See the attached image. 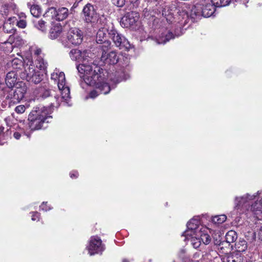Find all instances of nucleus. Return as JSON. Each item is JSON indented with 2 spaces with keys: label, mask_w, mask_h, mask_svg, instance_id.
I'll use <instances>...</instances> for the list:
<instances>
[{
  "label": "nucleus",
  "mask_w": 262,
  "mask_h": 262,
  "mask_svg": "<svg viewBox=\"0 0 262 262\" xmlns=\"http://www.w3.org/2000/svg\"><path fill=\"white\" fill-rule=\"evenodd\" d=\"M78 176V172L77 171H73L70 173L71 178H77Z\"/></svg>",
  "instance_id": "nucleus-47"
},
{
  "label": "nucleus",
  "mask_w": 262,
  "mask_h": 262,
  "mask_svg": "<svg viewBox=\"0 0 262 262\" xmlns=\"http://www.w3.org/2000/svg\"><path fill=\"white\" fill-rule=\"evenodd\" d=\"M104 250L101 239L97 236H92L90 239L88 251L90 255L101 253Z\"/></svg>",
  "instance_id": "nucleus-8"
},
{
  "label": "nucleus",
  "mask_w": 262,
  "mask_h": 262,
  "mask_svg": "<svg viewBox=\"0 0 262 262\" xmlns=\"http://www.w3.org/2000/svg\"><path fill=\"white\" fill-rule=\"evenodd\" d=\"M3 30L4 32L7 33L14 34L16 31V30L13 28L11 27L10 23L7 22L4 24Z\"/></svg>",
  "instance_id": "nucleus-36"
},
{
  "label": "nucleus",
  "mask_w": 262,
  "mask_h": 262,
  "mask_svg": "<svg viewBox=\"0 0 262 262\" xmlns=\"http://www.w3.org/2000/svg\"><path fill=\"white\" fill-rule=\"evenodd\" d=\"M4 129H5L4 127H3V126L0 127V137H1V138L2 136H4L3 133H4Z\"/></svg>",
  "instance_id": "nucleus-52"
},
{
  "label": "nucleus",
  "mask_w": 262,
  "mask_h": 262,
  "mask_svg": "<svg viewBox=\"0 0 262 262\" xmlns=\"http://www.w3.org/2000/svg\"><path fill=\"white\" fill-rule=\"evenodd\" d=\"M28 6L30 7V11L31 14L35 17H39L41 14L40 9L37 5H32L31 6L29 3L28 4Z\"/></svg>",
  "instance_id": "nucleus-30"
},
{
  "label": "nucleus",
  "mask_w": 262,
  "mask_h": 262,
  "mask_svg": "<svg viewBox=\"0 0 262 262\" xmlns=\"http://www.w3.org/2000/svg\"><path fill=\"white\" fill-rule=\"evenodd\" d=\"M50 100V105L49 106H46L48 110L51 109L53 111L54 107H58L60 105V102L62 101L60 97L58 95H51L49 98Z\"/></svg>",
  "instance_id": "nucleus-22"
},
{
  "label": "nucleus",
  "mask_w": 262,
  "mask_h": 262,
  "mask_svg": "<svg viewBox=\"0 0 262 262\" xmlns=\"http://www.w3.org/2000/svg\"><path fill=\"white\" fill-rule=\"evenodd\" d=\"M237 238L236 232L233 230L229 231L226 234L225 245L229 246L230 243H233L236 241Z\"/></svg>",
  "instance_id": "nucleus-25"
},
{
  "label": "nucleus",
  "mask_w": 262,
  "mask_h": 262,
  "mask_svg": "<svg viewBox=\"0 0 262 262\" xmlns=\"http://www.w3.org/2000/svg\"><path fill=\"white\" fill-rule=\"evenodd\" d=\"M139 18L138 13L130 12L123 16L121 19V25L124 28H134Z\"/></svg>",
  "instance_id": "nucleus-9"
},
{
  "label": "nucleus",
  "mask_w": 262,
  "mask_h": 262,
  "mask_svg": "<svg viewBox=\"0 0 262 262\" xmlns=\"http://www.w3.org/2000/svg\"><path fill=\"white\" fill-rule=\"evenodd\" d=\"M33 26L37 30L41 31L42 32H46L47 26L46 22L42 19H37V18L34 19L32 20Z\"/></svg>",
  "instance_id": "nucleus-24"
},
{
  "label": "nucleus",
  "mask_w": 262,
  "mask_h": 262,
  "mask_svg": "<svg viewBox=\"0 0 262 262\" xmlns=\"http://www.w3.org/2000/svg\"><path fill=\"white\" fill-rule=\"evenodd\" d=\"M81 17L85 23H95L98 19V15L95 7L90 3L86 4L82 9Z\"/></svg>",
  "instance_id": "nucleus-7"
},
{
  "label": "nucleus",
  "mask_w": 262,
  "mask_h": 262,
  "mask_svg": "<svg viewBox=\"0 0 262 262\" xmlns=\"http://www.w3.org/2000/svg\"><path fill=\"white\" fill-rule=\"evenodd\" d=\"M182 252H184V250H182Z\"/></svg>",
  "instance_id": "nucleus-55"
},
{
  "label": "nucleus",
  "mask_w": 262,
  "mask_h": 262,
  "mask_svg": "<svg viewBox=\"0 0 262 262\" xmlns=\"http://www.w3.org/2000/svg\"><path fill=\"white\" fill-rule=\"evenodd\" d=\"M112 4L118 7H122L125 4V0H111Z\"/></svg>",
  "instance_id": "nucleus-39"
},
{
  "label": "nucleus",
  "mask_w": 262,
  "mask_h": 262,
  "mask_svg": "<svg viewBox=\"0 0 262 262\" xmlns=\"http://www.w3.org/2000/svg\"><path fill=\"white\" fill-rule=\"evenodd\" d=\"M17 26L20 28H25L26 27V21L25 20H20L17 22Z\"/></svg>",
  "instance_id": "nucleus-44"
},
{
  "label": "nucleus",
  "mask_w": 262,
  "mask_h": 262,
  "mask_svg": "<svg viewBox=\"0 0 262 262\" xmlns=\"http://www.w3.org/2000/svg\"><path fill=\"white\" fill-rule=\"evenodd\" d=\"M227 219V217L224 214L215 216L212 219V221L215 224H222L224 223Z\"/></svg>",
  "instance_id": "nucleus-37"
},
{
  "label": "nucleus",
  "mask_w": 262,
  "mask_h": 262,
  "mask_svg": "<svg viewBox=\"0 0 262 262\" xmlns=\"http://www.w3.org/2000/svg\"><path fill=\"white\" fill-rule=\"evenodd\" d=\"M251 211L254 216L259 220L262 219V198L259 201L255 202L251 206Z\"/></svg>",
  "instance_id": "nucleus-17"
},
{
  "label": "nucleus",
  "mask_w": 262,
  "mask_h": 262,
  "mask_svg": "<svg viewBox=\"0 0 262 262\" xmlns=\"http://www.w3.org/2000/svg\"><path fill=\"white\" fill-rule=\"evenodd\" d=\"M104 20H105V23L103 25V27L100 29L96 34V41L98 44L108 40L107 38L106 34L107 30L105 28L106 26V20H108L106 19V18H104Z\"/></svg>",
  "instance_id": "nucleus-18"
},
{
  "label": "nucleus",
  "mask_w": 262,
  "mask_h": 262,
  "mask_svg": "<svg viewBox=\"0 0 262 262\" xmlns=\"http://www.w3.org/2000/svg\"><path fill=\"white\" fill-rule=\"evenodd\" d=\"M129 77L128 73L126 72L124 68H121L118 71H116L112 75L110 76V80L115 83H118L122 80H126Z\"/></svg>",
  "instance_id": "nucleus-12"
},
{
  "label": "nucleus",
  "mask_w": 262,
  "mask_h": 262,
  "mask_svg": "<svg viewBox=\"0 0 262 262\" xmlns=\"http://www.w3.org/2000/svg\"><path fill=\"white\" fill-rule=\"evenodd\" d=\"M41 53V50L40 49H36L35 51H34V54L37 55V57H38V56H41L40 55Z\"/></svg>",
  "instance_id": "nucleus-48"
},
{
  "label": "nucleus",
  "mask_w": 262,
  "mask_h": 262,
  "mask_svg": "<svg viewBox=\"0 0 262 262\" xmlns=\"http://www.w3.org/2000/svg\"><path fill=\"white\" fill-rule=\"evenodd\" d=\"M99 95L97 90H94L91 92L90 93V97L92 98L96 97Z\"/></svg>",
  "instance_id": "nucleus-46"
},
{
  "label": "nucleus",
  "mask_w": 262,
  "mask_h": 262,
  "mask_svg": "<svg viewBox=\"0 0 262 262\" xmlns=\"http://www.w3.org/2000/svg\"><path fill=\"white\" fill-rule=\"evenodd\" d=\"M100 45L99 46L98 48H100L102 52V54H103V53L107 54V52L108 51V50L111 48V42L110 40H107L104 42H103L102 43H100Z\"/></svg>",
  "instance_id": "nucleus-33"
},
{
  "label": "nucleus",
  "mask_w": 262,
  "mask_h": 262,
  "mask_svg": "<svg viewBox=\"0 0 262 262\" xmlns=\"http://www.w3.org/2000/svg\"><path fill=\"white\" fill-rule=\"evenodd\" d=\"M62 28L61 25H55L50 30L49 37L52 39L57 38L61 33Z\"/></svg>",
  "instance_id": "nucleus-23"
},
{
  "label": "nucleus",
  "mask_w": 262,
  "mask_h": 262,
  "mask_svg": "<svg viewBox=\"0 0 262 262\" xmlns=\"http://www.w3.org/2000/svg\"><path fill=\"white\" fill-rule=\"evenodd\" d=\"M105 28L109 38L112 40L116 47L126 51L129 50L132 48L131 45L128 40L124 35L118 32L111 21L106 20Z\"/></svg>",
  "instance_id": "nucleus-4"
},
{
  "label": "nucleus",
  "mask_w": 262,
  "mask_h": 262,
  "mask_svg": "<svg viewBox=\"0 0 262 262\" xmlns=\"http://www.w3.org/2000/svg\"><path fill=\"white\" fill-rule=\"evenodd\" d=\"M83 38V32L79 28L74 27L69 29L67 33V37L62 39V43L67 48L71 46H77L81 43Z\"/></svg>",
  "instance_id": "nucleus-5"
},
{
  "label": "nucleus",
  "mask_w": 262,
  "mask_h": 262,
  "mask_svg": "<svg viewBox=\"0 0 262 262\" xmlns=\"http://www.w3.org/2000/svg\"><path fill=\"white\" fill-rule=\"evenodd\" d=\"M56 20L62 21L68 17L69 11L66 7H60L56 9Z\"/></svg>",
  "instance_id": "nucleus-21"
},
{
  "label": "nucleus",
  "mask_w": 262,
  "mask_h": 262,
  "mask_svg": "<svg viewBox=\"0 0 262 262\" xmlns=\"http://www.w3.org/2000/svg\"><path fill=\"white\" fill-rule=\"evenodd\" d=\"M228 262H237V261L233 256H229L228 257Z\"/></svg>",
  "instance_id": "nucleus-51"
},
{
  "label": "nucleus",
  "mask_w": 262,
  "mask_h": 262,
  "mask_svg": "<svg viewBox=\"0 0 262 262\" xmlns=\"http://www.w3.org/2000/svg\"><path fill=\"white\" fill-rule=\"evenodd\" d=\"M13 137L17 140H18L20 139L21 137V134L18 132H15L13 134Z\"/></svg>",
  "instance_id": "nucleus-50"
},
{
  "label": "nucleus",
  "mask_w": 262,
  "mask_h": 262,
  "mask_svg": "<svg viewBox=\"0 0 262 262\" xmlns=\"http://www.w3.org/2000/svg\"><path fill=\"white\" fill-rule=\"evenodd\" d=\"M122 262H129L128 260L127 259H123Z\"/></svg>",
  "instance_id": "nucleus-54"
},
{
  "label": "nucleus",
  "mask_w": 262,
  "mask_h": 262,
  "mask_svg": "<svg viewBox=\"0 0 262 262\" xmlns=\"http://www.w3.org/2000/svg\"><path fill=\"white\" fill-rule=\"evenodd\" d=\"M60 74H64L63 72H59L58 74L57 73H53L51 74V79L56 80H58L57 85H58V83H59V78L60 76Z\"/></svg>",
  "instance_id": "nucleus-40"
},
{
  "label": "nucleus",
  "mask_w": 262,
  "mask_h": 262,
  "mask_svg": "<svg viewBox=\"0 0 262 262\" xmlns=\"http://www.w3.org/2000/svg\"><path fill=\"white\" fill-rule=\"evenodd\" d=\"M205 3V1L201 0L199 3L196 4L191 9V15L196 17L203 16V5Z\"/></svg>",
  "instance_id": "nucleus-20"
},
{
  "label": "nucleus",
  "mask_w": 262,
  "mask_h": 262,
  "mask_svg": "<svg viewBox=\"0 0 262 262\" xmlns=\"http://www.w3.org/2000/svg\"><path fill=\"white\" fill-rule=\"evenodd\" d=\"M25 110L26 107L24 105L17 106L15 108V112L18 114H22L25 112Z\"/></svg>",
  "instance_id": "nucleus-41"
},
{
  "label": "nucleus",
  "mask_w": 262,
  "mask_h": 262,
  "mask_svg": "<svg viewBox=\"0 0 262 262\" xmlns=\"http://www.w3.org/2000/svg\"><path fill=\"white\" fill-rule=\"evenodd\" d=\"M191 243L193 248L197 249L199 248L201 245V241L200 237H193L191 236Z\"/></svg>",
  "instance_id": "nucleus-38"
},
{
  "label": "nucleus",
  "mask_w": 262,
  "mask_h": 262,
  "mask_svg": "<svg viewBox=\"0 0 262 262\" xmlns=\"http://www.w3.org/2000/svg\"><path fill=\"white\" fill-rule=\"evenodd\" d=\"M225 241H221V239H214V244L215 245H218L220 246V248L222 250L223 249V245H225Z\"/></svg>",
  "instance_id": "nucleus-42"
},
{
  "label": "nucleus",
  "mask_w": 262,
  "mask_h": 262,
  "mask_svg": "<svg viewBox=\"0 0 262 262\" xmlns=\"http://www.w3.org/2000/svg\"><path fill=\"white\" fill-rule=\"evenodd\" d=\"M52 111L47 107L39 105L33 107L28 116V127L31 130L47 127L46 124L51 122L52 117L50 115Z\"/></svg>",
  "instance_id": "nucleus-2"
},
{
  "label": "nucleus",
  "mask_w": 262,
  "mask_h": 262,
  "mask_svg": "<svg viewBox=\"0 0 262 262\" xmlns=\"http://www.w3.org/2000/svg\"><path fill=\"white\" fill-rule=\"evenodd\" d=\"M231 0H211V2L216 6V7H222L228 6Z\"/></svg>",
  "instance_id": "nucleus-34"
},
{
  "label": "nucleus",
  "mask_w": 262,
  "mask_h": 262,
  "mask_svg": "<svg viewBox=\"0 0 262 262\" xmlns=\"http://www.w3.org/2000/svg\"><path fill=\"white\" fill-rule=\"evenodd\" d=\"M216 6L210 2L205 1L204 5H203V17H209L214 13Z\"/></svg>",
  "instance_id": "nucleus-19"
},
{
  "label": "nucleus",
  "mask_w": 262,
  "mask_h": 262,
  "mask_svg": "<svg viewBox=\"0 0 262 262\" xmlns=\"http://www.w3.org/2000/svg\"><path fill=\"white\" fill-rule=\"evenodd\" d=\"M235 248L238 252H243L247 249V242L244 239H239L235 244Z\"/></svg>",
  "instance_id": "nucleus-28"
},
{
  "label": "nucleus",
  "mask_w": 262,
  "mask_h": 262,
  "mask_svg": "<svg viewBox=\"0 0 262 262\" xmlns=\"http://www.w3.org/2000/svg\"><path fill=\"white\" fill-rule=\"evenodd\" d=\"M198 234L199 235L198 236H200V238L201 239V242L205 245H208L211 242V237L207 233H205L201 231V229L199 230V232H198Z\"/></svg>",
  "instance_id": "nucleus-29"
},
{
  "label": "nucleus",
  "mask_w": 262,
  "mask_h": 262,
  "mask_svg": "<svg viewBox=\"0 0 262 262\" xmlns=\"http://www.w3.org/2000/svg\"><path fill=\"white\" fill-rule=\"evenodd\" d=\"M36 65L37 68L45 71L48 67V62L42 56H38L36 58Z\"/></svg>",
  "instance_id": "nucleus-26"
},
{
  "label": "nucleus",
  "mask_w": 262,
  "mask_h": 262,
  "mask_svg": "<svg viewBox=\"0 0 262 262\" xmlns=\"http://www.w3.org/2000/svg\"><path fill=\"white\" fill-rule=\"evenodd\" d=\"M32 213H33V214L32 216V221H36V220H38L39 216H40L39 213L37 212H32Z\"/></svg>",
  "instance_id": "nucleus-45"
},
{
  "label": "nucleus",
  "mask_w": 262,
  "mask_h": 262,
  "mask_svg": "<svg viewBox=\"0 0 262 262\" xmlns=\"http://www.w3.org/2000/svg\"><path fill=\"white\" fill-rule=\"evenodd\" d=\"M84 53L77 49H73L70 52V56L73 60H77L80 58V57L82 56Z\"/></svg>",
  "instance_id": "nucleus-32"
},
{
  "label": "nucleus",
  "mask_w": 262,
  "mask_h": 262,
  "mask_svg": "<svg viewBox=\"0 0 262 262\" xmlns=\"http://www.w3.org/2000/svg\"><path fill=\"white\" fill-rule=\"evenodd\" d=\"M5 83L9 88H13L16 85L17 80V74L16 71H11L7 73L5 76Z\"/></svg>",
  "instance_id": "nucleus-16"
},
{
  "label": "nucleus",
  "mask_w": 262,
  "mask_h": 262,
  "mask_svg": "<svg viewBox=\"0 0 262 262\" xmlns=\"http://www.w3.org/2000/svg\"><path fill=\"white\" fill-rule=\"evenodd\" d=\"M11 65L14 70L13 71H16L17 69H20L23 66V62L19 59L14 58L11 61Z\"/></svg>",
  "instance_id": "nucleus-35"
},
{
  "label": "nucleus",
  "mask_w": 262,
  "mask_h": 262,
  "mask_svg": "<svg viewBox=\"0 0 262 262\" xmlns=\"http://www.w3.org/2000/svg\"><path fill=\"white\" fill-rule=\"evenodd\" d=\"M200 225V221L197 219L193 218L191 219L187 224V230H186L182 234L183 236L186 237V238H188V237L198 234L199 232V229Z\"/></svg>",
  "instance_id": "nucleus-10"
},
{
  "label": "nucleus",
  "mask_w": 262,
  "mask_h": 262,
  "mask_svg": "<svg viewBox=\"0 0 262 262\" xmlns=\"http://www.w3.org/2000/svg\"><path fill=\"white\" fill-rule=\"evenodd\" d=\"M199 253L198 252H196L193 255V258H196L199 257Z\"/></svg>",
  "instance_id": "nucleus-53"
},
{
  "label": "nucleus",
  "mask_w": 262,
  "mask_h": 262,
  "mask_svg": "<svg viewBox=\"0 0 262 262\" xmlns=\"http://www.w3.org/2000/svg\"><path fill=\"white\" fill-rule=\"evenodd\" d=\"M27 91V86L25 83L20 82L16 83L15 89H11V91L6 97V99H10L11 102L18 103L24 97Z\"/></svg>",
  "instance_id": "nucleus-6"
},
{
  "label": "nucleus",
  "mask_w": 262,
  "mask_h": 262,
  "mask_svg": "<svg viewBox=\"0 0 262 262\" xmlns=\"http://www.w3.org/2000/svg\"><path fill=\"white\" fill-rule=\"evenodd\" d=\"M166 20L169 23H176V28L174 29V35L169 32L164 36H161V38L159 40V43H165L170 39H173L175 36L178 37L183 33V28L188 23L189 18L188 14L185 11H181L176 17H173L171 15L168 14L166 17Z\"/></svg>",
  "instance_id": "nucleus-3"
},
{
  "label": "nucleus",
  "mask_w": 262,
  "mask_h": 262,
  "mask_svg": "<svg viewBox=\"0 0 262 262\" xmlns=\"http://www.w3.org/2000/svg\"><path fill=\"white\" fill-rule=\"evenodd\" d=\"M255 196L256 195H250L249 193H247L242 196H236L234 200V208L238 209L243 207L248 203L249 201L254 199Z\"/></svg>",
  "instance_id": "nucleus-13"
},
{
  "label": "nucleus",
  "mask_w": 262,
  "mask_h": 262,
  "mask_svg": "<svg viewBox=\"0 0 262 262\" xmlns=\"http://www.w3.org/2000/svg\"><path fill=\"white\" fill-rule=\"evenodd\" d=\"M58 88L61 94L60 98L62 100L67 102L70 99V91L69 87L66 85L64 74H60Z\"/></svg>",
  "instance_id": "nucleus-11"
},
{
  "label": "nucleus",
  "mask_w": 262,
  "mask_h": 262,
  "mask_svg": "<svg viewBox=\"0 0 262 262\" xmlns=\"http://www.w3.org/2000/svg\"><path fill=\"white\" fill-rule=\"evenodd\" d=\"M47 202H43L42 204L40 206V209L44 210L45 211H47L51 209V208L48 206L47 205Z\"/></svg>",
  "instance_id": "nucleus-43"
},
{
  "label": "nucleus",
  "mask_w": 262,
  "mask_h": 262,
  "mask_svg": "<svg viewBox=\"0 0 262 262\" xmlns=\"http://www.w3.org/2000/svg\"><path fill=\"white\" fill-rule=\"evenodd\" d=\"M119 57L117 53L114 51L107 54L103 53L101 56V61L110 64H116L119 61Z\"/></svg>",
  "instance_id": "nucleus-14"
},
{
  "label": "nucleus",
  "mask_w": 262,
  "mask_h": 262,
  "mask_svg": "<svg viewBox=\"0 0 262 262\" xmlns=\"http://www.w3.org/2000/svg\"><path fill=\"white\" fill-rule=\"evenodd\" d=\"M29 73H27L26 80L35 84H38L41 81L43 75L38 72H35L33 68H29Z\"/></svg>",
  "instance_id": "nucleus-15"
},
{
  "label": "nucleus",
  "mask_w": 262,
  "mask_h": 262,
  "mask_svg": "<svg viewBox=\"0 0 262 262\" xmlns=\"http://www.w3.org/2000/svg\"><path fill=\"white\" fill-rule=\"evenodd\" d=\"M77 69L80 77L85 84L95 86L100 93L104 95L110 92L111 87L105 82L104 71L102 69L95 64L82 63L77 66Z\"/></svg>",
  "instance_id": "nucleus-1"
},
{
  "label": "nucleus",
  "mask_w": 262,
  "mask_h": 262,
  "mask_svg": "<svg viewBox=\"0 0 262 262\" xmlns=\"http://www.w3.org/2000/svg\"><path fill=\"white\" fill-rule=\"evenodd\" d=\"M56 9L54 7H50L48 9L43 16L46 17H49L56 20Z\"/></svg>",
  "instance_id": "nucleus-31"
},
{
  "label": "nucleus",
  "mask_w": 262,
  "mask_h": 262,
  "mask_svg": "<svg viewBox=\"0 0 262 262\" xmlns=\"http://www.w3.org/2000/svg\"><path fill=\"white\" fill-rule=\"evenodd\" d=\"M53 94L51 93V90L46 87H40L39 89V96L40 97L45 99L50 98Z\"/></svg>",
  "instance_id": "nucleus-27"
},
{
  "label": "nucleus",
  "mask_w": 262,
  "mask_h": 262,
  "mask_svg": "<svg viewBox=\"0 0 262 262\" xmlns=\"http://www.w3.org/2000/svg\"><path fill=\"white\" fill-rule=\"evenodd\" d=\"M11 118L10 117H8L5 119V121L8 126H11Z\"/></svg>",
  "instance_id": "nucleus-49"
}]
</instances>
